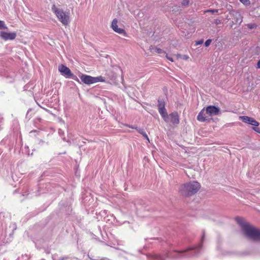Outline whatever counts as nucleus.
<instances>
[{
  "label": "nucleus",
  "mask_w": 260,
  "mask_h": 260,
  "mask_svg": "<svg viewBox=\"0 0 260 260\" xmlns=\"http://www.w3.org/2000/svg\"><path fill=\"white\" fill-rule=\"evenodd\" d=\"M239 119L242 120L243 122L251 124L254 126L252 127L253 129L256 132L260 134V128L257 127L259 125V123L255 120L253 118L247 116H241L239 117Z\"/></svg>",
  "instance_id": "obj_5"
},
{
  "label": "nucleus",
  "mask_w": 260,
  "mask_h": 260,
  "mask_svg": "<svg viewBox=\"0 0 260 260\" xmlns=\"http://www.w3.org/2000/svg\"><path fill=\"white\" fill-rule=\"evenodd\" d=\"M182 58L184 60H187L189 58V57L187 55H183L182 56Z\"/></svg>",
  "instance_id": "obj_31"
},
{
  "label": "nucleus",
  "mask_w": 260,
  "mask_h": 260,
  "mask_svg": "<svg viewBox=\"0 0 260 260\" xmlns=\"http://www.w3.org/2000/svg\"><path fill=\"white\" fill-rule=\"evenodd\" d=\"M197 118L198 121L201 122H205L211 119L206 109V110L205 109H202L199 113Z\"/></svg>",
  "instance_id": "obj_8"
},
{
  "label": "nucleus",
  "mask_w": 260,
  "mask_h": 260,
  "mask_svg": "<svg viewBox=\"0 0 260 260\" xmlns=\"http://www.w3.org/2000/svg\"><path fill=\"white\" fill-rule=\"evenodd\" d=\"M94 83L99 82H105V78L103 76H99L94 77Z\"/></svg>",
  "instance_id": "obj_16"
},
{
  "label": "nucleus",
  "mask_w": 260,
  "mask_h": 260,
  "mask_svg": "<svg viewBox=\"0 0 260 260\" xmlns=\"http://www.w3.org/2000/svg\"><path fill=\"white\" fill-rule=\"evenodd\" d=\"M189 4V0H182L181 2V5L183 6H188Z\"/></svg>",
  "instance_id": "obj_21"
},
{
  "label": "nucleus",
  "mask_w": 260,
  "mask_h": 260,
  "mask_svg": "<svg viewBox=\"0 0 260 260\" xmlns=\"http://www.w3.org/2000/svg\"><path fill=\"white\" fill-rule=\"evenodd\" d=\"M155 51L157 53H162L164 52V51L161 49L158 48L155 49Z\"/></svg>",
  "instance_id": "obj_25"
},
{
  "label": "nucleus",
  "mask_w": 260,
  "mask_h": 260,
  "mask_svg": "<svg viewBox=\"0 0 260 260\" xmlns=\"http://www.w3.org/2000/svg\"><path fill=\"white\" fill-rule=\"evenodd\" d=\"M166 57L168 59H169V60H170L172 62H173L174 61V60L171 57H169L168 55H166Z\"/></svg>",
  "instance_id": "obj_30"
},
{
  "label": "nucleus",
  "mask_w": 260,
  "mask_h": 260,
  "mask_svg": "<svg viewBox=\"0 0 260 260\" xmlns=\"http://www.w3.org/2000/svg\"><path fill=\"white\" fill-rule=\"evenodd\" d=\"M70 78H72L73 79H74V80H76V81H78V82H79V79L78 78V77H77L76 76H75V75H73V73H72V76H71Z\"/></svg>",
  "instance_id": "obj_26"
},
{
  "label": "nucleus",
  "mask_w": 260,
  "mask_h": 260,
  "mask_svg": "<svg viewBox=\"0 0 260 260\" xmlns=\"http://www.w3.org/2000/svg\"><path fill=\"white\" fill-rule=\"evenodd\" d=\"M17 34L15 31L6 32L0 31V38L4 41L14 40L16 37Z\"/></svg>",
  "instance_id": "obj_6"
},
{
  "label": "nucleus",
  "mask_w": 260,
  "mask_h": 260,
  "mask_svg": "<svg viewBox=\"0 0 260 260\" xmlns=\"http://www.w3.org/2000/svg\"><path fill=\"white\" fill-rule=\"evenodd\" d=\"M80 79L84 84L87 85L94 83V77L89 75L82 74L80 76Z\"/></svg>",
  "instance_id": "obj_11"
},
{
  "label": "nucleus",
  "mask_w": 260,
  "mask_h": 260,
  "mask_svg": "<svg viewBox=\"0 0 260 260\" xmlns=\"http://www.w3.org/2000/svg\"><path fill=\"white\" fill-rule=\"evenodd\" d=\"M51 10L55 15L58 21L66 26L70 23V15L69 12H65L62 9L57 7L55 5L52 6Z\"/></svg>",
  "instance_id": "obj_4"
},
{
  "label": "nucleus",
  "mask_w": 260,
  "mask_h": 260,
  "mask_svg": "<svg viewBox=\"0 0 260 260\" xmlns=\"http://www.w3.org/2000/svg\"><path fill=\"white\" fill-rule=\"evenodd\" d=\"M169 122L174 125H177L179 123V115L177 112L170 113L169 115Z\"/></svg>",
  "instance_id": "obj_10"
},
{
  "label": "nucleus",
  "mask_w": 260,
  "mask_h": 260,
  "mask_svg": "<svg viewBox=\"0 0 260 260\" xmlns=\"http://www.w3.org/2000/svg\"><path fill=\"white\" fill-rule=\"evenodd\" d=\"M200 188L201 185L198 182L192 181L182 184L179 191L182 196L189 197L196 193Z\"/></svg>",
  "instance_id": "obj_3"
},
{
  "label": "nucleus",
  "mask_w": 260,
  "mask_h": 260,
  "mask_svg": "<svg viewBox=\"0 0 260 260\" xmlns=\"http://www.w3.org/2000/svg\"><path fill=\"white\" fill-rule=\"evenodd\" d=\"M211 41L212 40L211 39H208L206 40V41L205 43V46L206 47H208L210 45Z\"/></svg>",
  "instance_id": "obj_24"
},
{
  "label": "nucleus",
  "mask_w": 260,
  "mask_h": 260,
  "mask_svg": "<svg viewBox=\"0 0 260 260\" xmlns=\"http://www.w3.org/2000/svg\"><path fill=\"white\" fill-rule=\"evenodd\" d=\"M238 16L239 17L237 18L236 22H239V23L240 24L242 22V18H242V16L240 14H239Z\"/></svg>",
  "instance_id": "obj_23"
},
{
  "label": "nucleus",
  "mask_w": 260,
  "mask_h": 260,
  "mask_svg": "<svg viewBox=\"0 0 260 260\" xmlns=\"http://www.w3.org/2000/svg\"><path fill=\"white\" fill-rule=\"evenodd\" d=\"M256 68L257 69H260V59L258 61V62L257 63Z\"/></svg>",
  "instance_id": "obj_32"
},
{
  "label": "nucleus",
  "mask_w": 260,
  "mask_h": 260,
  "mask_svg": "<svg viewBox=\"0 0 260 260\" xmlns=\"http://www.w3.org/2000/svg\"><path fill=\"white\" fill-rule=\"evenodd\" d=\"M138 132L141 134V135H142V136L148 141L149 142V139L148 137V136L147 135L146 133L144 131L143 129H137Z\"/></svg>",
  "instance_id": "obj_17"
},
{
  "label": "nucleus",
  "mask_w": 260,
  "mask_h": 260,
  "mask_svg": "<svg viewBox=\"0 0 260 260\" xmlns=\"http://www.w3.org/2000/svg\"><path fill=\"white\" fill-rule=\"evenodd\" d=\"M241 3H242L243 5L246 6H249L250 4V2L249 0H239Z\"/></svg>",
  "instance_id": "obj_20"
},
{
  "label": "nucleus",
  "mask_w": 260,
  "mask_h": 260,
  "mask_svg": "<svg viewBox=\"0 0 260 260\" xmlns=\"http://www.w3.org/2000/svg\"><path fill=\"white\" fill-rule=\"evenodd\" d=\"M204 237H205V234L204 233V234H203V236H202V242H203V240H204Z\"/></svg>",
  "instance_id": "obj_33"
},
{
  "label": "nucleus",
  "mask_w": 260,
  "mask_h": 260,
  "mask_svg": "<svg viewBox=\"0 0 260 260\" xmlns=\"http://www.w3.org/2000/svg\"><path fill=\"white\" fill-rule=\"evenodd\" d=\"M246 25L250 29L255 28L257 27V25L255 23H248Z\"/></svg>",
  "instance_id": "obj_18"
},
{
  "label": "nucleus",
  "mask_w": 260,
  "mask_h": 260,
  "mask_svg": "<svg viewBox=\"0 0 260 260\" xmlns=\"http://www.w3.org/2000/svg\"><path fill=\"white\" fill-rule=\"evenodd\" d=\"M158 112L164 121L166 122H168L169 121V115L167 112L166 108L158 110Z\"/></svg>",
  "instance_id": "obj_13"
},
{
  "label": "nucleus",
  "mask_w": 260,
  "mask_h": 260,
  "mask_svg": "<svg viewBox=\"0 0 260 260\" xmlns=\"http://www.w3.org/2000/svg\"><path fill=\"white\" fill-rule=\"evenodd\" d=\"M165 108V103L162 100H159L158 101V110Z\"/></svg>",
  "instance_id": "obj_15"
},
{
  "label": "nucleus",
  "mask_w": 260,
  "mask_h": 260,
  "mask_svg": "<svg viewBox=\"0 0 260 260\" xmlns=\"http://www.w3.org/2000/svg\"><path fill=\"white\" fill-rule=\"evenodd\" d=\"M58 71L62 75L65 76L66 78H70V76L72 75V73L70 69L63 64L59 66Z\"/></svg>",
  "instance_id": "obj_9"
},
{
  "label": "nucleus",
  "mask_w": 260,
  "mask_h": 260,
  "mask_svg": "<svg viewBox=\"0 0 260 260\" xmlns=\"http://www.w3.org/2000/svg\"><path fill=\"white\" fill-rule=\"evenodd\" d=\"M124 125L125 126H127V127H128L131 128L136 129L137 130V129H138L137 128V127H135V126H133V125H130L127 124H124Z\"/></svg>",
  "instance_id": "obj_27"
},
{
  "label": "nucleus",
  "mask_w": 260,
  "mask_h": 260,
  "mask_svg": "<svg viewBox=\"0 0 260 260\" xmlns=\"http://www.w3.org/2000/svg\"><path fill=\"white\" fill-rule=\"evenodd\" d=\"M177 58H179V57H181V55L180 54H178L177 55Z\"/></svg>",
  "instance_id": "obj_34"
},
{
  "label": "nucleus",
  "mask_w": 260,
  "mask_h": 260,
  "mask_svg": "<svg viewBox=\"0 0 260 260\" xmlns=\"http://www.w3.org/2000/svg\"><path fill=\"white\" fill-rule=\"evenodd\" d=\"M214 23L217 25L221 23V20H220L219 19H215L214 20Z\"/></svg>",
  "instance_id": "obj_28"
},
{
  "label": "nucleus",
  "mask_w": 260,
  "mask_h": 260,
  "mask_svg": "<svg viewBox=\"0 0 260 260\" xmlns=\"http://www.w3.org/2000/svg\"><path fill=\"white\" fill-rule=\"evenodd\" d=\"M8 27L6 26L5 22L4 21L0 20V29H7Z\"/></svg>",
  "instance_id": "obj_19"
},
{
  "label": "nucleus",
  "mask_w": 260,
  "mask_h": 260,
  "mask_svg": "<svg viewBox=\"0 0 260 260\" xmlns=\"http://www.w3.org/2000/svg\"><path fill=\"white\" fill-rule=\"evenodd\" d=\"M210 12L211 13H217L218 10L217 9H213V10H207L205 11V13Z\"/></svg>",
  "instance_id": "obj_22"
},
{
  "label": "nucleus",
  "mask_w": 260,
  "mask_h": 260,
  "mask_svg": "<svg viewBox=\"0 0 260 260\" xmlns=\"http://www.w3.org/2000/svg\"><path fill=\"white\" fill-rule=\"evenodd\" d=\"M203 43V40H200V41H199L196 42V45H201V44H202Z\"/></svg>",
  "instance_id": "obj_29"
},
{
  "label": "nucleus",
  "mask_w": 260,
  "mask_h": 260,
  "mask_svg": "<svg viewBox=\"0 0 260 260\" xmlns=\"http://www.w3.org/2000/svg\"><path fill=\"white\" fill-rule=\"evenodd\" d=\"M236 221L241 227L243 232L247 238L254 241L260 242V230L252 226L249 223L245 222L241 217H236Z\"/></svg>",
  "instance_id": "obj_1"
},
{
  "label": "nucleus",
  "mask_w": 260,
  "mask_h": 260,
  "mask_svg": "<svg viewBox=\"0 0 260 260\" xmlns=\"http://www.w3.org/2000/svg\"><path fill=\"white\" fill-rule=\"evenodd\" d=\"M206 109L211 118L213 115H218L219 112V108L216 107L214 106H208L206 108Z\"/></svg>",
  "instance_id": "obj_12"
},
{
  "label": "nucleus",
  "mask_w": 260,
  "mask_h": 260,
  "mask_svg": "<svg viewBox=\"0 0 260 260\" xmlns=\"http://www.w3.org/2000/svg\"><path fill=\"white\" fill-rule=\"evenodd\" d=\"M202 245L199 244L198 245L195 247L189 248L185 250L175 251L170 253H167L164 256L156 254H154L150 257L149 260H164L167 257L178 258L183 256L182 255V254L189 250H193L194 253L190 254L188 255V256H192L199 252L198 249H200Z\"/></svg>",
  "instance_id": "obj_2"
},
{
  "label": "nucleus",
  "mask_w": 260,
  "mask_h": 260,
  "mask_svg": "<svg viewBox=\"0 0 260 260\" xmlns=\"http://www.w3.org/2000/svg\"><path fill=\"white\" fill-rule=\"evenodd\" d=\"M69 258V257L67 256L59 257L58 255L56 254H53L52 255L53 260H67V259H68Z\"/></svg>",
  "instance_id": "obj_14"
},
{
  "label": "nucleus",
  "mask_w": 260,
  "mask_h": 260,
  "mask_svg": "<svg viewBox=\"0 0 260 260\" xmlns=\"http://www.w3.org/2000/svg\"><path fill=\"white\" fill-rule=\"evenodd\" d=\"M117 23L118 20L117 19L115 18L112 20L111 26L112 29L119 34H123L124 36H126L127 34L125 30L123 28H119Z\"/></svg>",
  "instance_id": "obj_7"
}]
</instances>
